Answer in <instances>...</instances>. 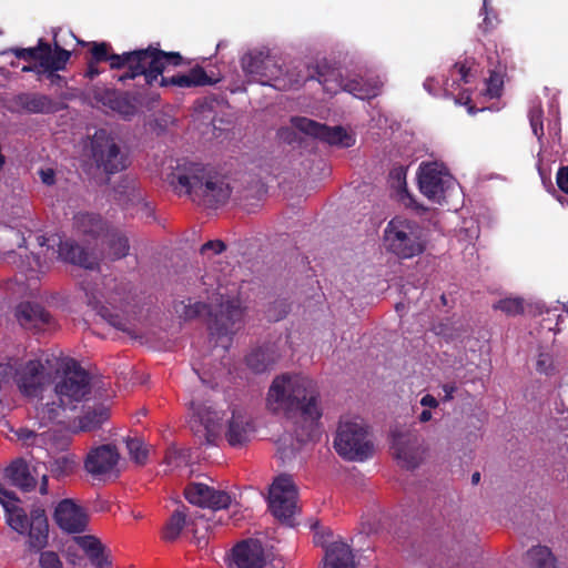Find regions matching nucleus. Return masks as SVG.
Masks as SVG:
<instances>
[{
  "mask_svg": "<svg viewBox=\"0 0 568 568\" xmlns=\"http://www.w3.org/2000/svg\"><path fill=\"white\" fill-rule=\"evenodd\" d=\"M54 368V398L39 403L27 426L14 430L17 440L26 447L50 450L57 446L53 432L62 423L68 409H74L91 394L88 373L69 357H53L48 361Z\"/></svg>",
  "mask_w": 568,
  "mask_h": 568,
  "instance_id": "f257e3e1",
  "label": "nucleus"
},
{
  "mask_svg": "<svg viewBox=\"0 0 568 568\" xmlns=\"http://www.w3.org/2000/svg\"><path fill=\"white\" fill-rule=\"evenodd\" d=\"M265 405L272 413L296 417L298 442H313L320 437L323 410L315 384L307 376H276L266 393Z\"/></svg>",
  "mask_w": 568,
  "mask_h": 568,
  "instance_id": "f03ea898",
  "label": "nucleus"
},
{
  "mask_svg": "<svg viewBox=\"0 0 568 568\" xmlns=\"http://www.w3.org/2000/svg\"><path fill=\"white\" fill-rule=\"evenodd\" d=\"M164 181L176 194L187 195L205 207L224 204L231 195L230 185L214 168L186 159L175 161Z\"/></svg>",
  "mask_w": 568,
  "mask_h": 568,
  "instance_id": "7ed1b4c3",
  "label": "nucleus"
},
{
  "mask_svg": "<svg viewBox=\"0 0 568 568\" xmlns=\"http://www.w3.org/2000/svg\"><path fill=\"white\" fill-rule=\"evenodd\" d=\"M195 435L205 443L213 444L224 434L232 447H242L248 443L254 433L251 416L235 404H210L194 408Z\"/></svg>",
  "mask_w": 568,
  "mask_h": 568,
  "instance_id": "20e7f679",
  "label": "nucleus"
},
{
  "mask_svg": "<svg viewBox=\"0 0 568 568\" xmlns=\"http://www.w3.org/2000/svg\"><path fill=\"white\" fill-rule=\"evenodd\" d=\"M183 316L191 318L207 312L213 316L210 325L211 336L222 349L230 347L232 336L239 332L243 324L244 308L235 290L217 286L207 292L206 302H195L184 305Z\"/></svg>",
  "mask_w": 568,
  "mask_h": 568,
  "instance_id": "39448f33",
  "label": "nucleus"
},
{
  "mask_svg": "<svg viewBox=\"0 0 568 568\" xmlns=\"http://www.w3.org/2000/svg\"><path fill=\"white\" fill-rule=\"evenodd\" d=\"M110 49L111 47L106 42H93L91 44L92 60L95 62L109 61L112 69L126 67L129 71L119 78L121 81L144 75L146 83L151 85L164 71L165 64L178 65L182 59L179 53H166L151 48L123 54H111Z\"/></svg>",
  "mask_w": 568,
  "mask_h": 568,
  "instance_id": "423d86ee",
  "label": "nucleus"
},
{
  "mask_svg": "<svg viewBox=\"0 0 568 568\" xmlns=\"http://www.w3.org/2000/svg\"><path fill=\"white\" fill-rule=\"evenodd\" d=\"M0 504L2 505L9 526L21 535L28 536V545L34 550L44 548L49 538V524L44 509L38 507L27 516L20 500L6 490L0 483Z\"/></svg>",
  "mask_w": 568,
  "mask_h": 568,
  "instance_id": "0eeeda50",
  "label": "nucleus"
},
{
  "mask_svg": "<svg viewBox=\"0 0 568 568\" xmlns=\"http://www.w3.org/2000/svg\"><path fill=\"white\" fill-rule=\"evenodd\" d=\"M32 226L34 223L29 211L24 212L23 216L13 217L8 223L0 225V248L6 258L17 264L23 272L41 273L48 267L47 264H42L36 256L30 260L27 250L22 247L26 242V232L30 233Z\"/></svg>",
  "mask_w": 568,
  "mask_h": 568,
  "instance_id": "6e6552de",
  "label": "nucleus"
},
{
  "mask_svg": "<svg viewBox=\"0 0 568 568\" xmlns=\"http://www.w3.org/2000/svg\"><path fill=\"white\" fill-rule=\"evenodd\" d=\"M334 448L347 460L363 462L373 455L374 446L363 418L342 416L334 437Z\"/></svg>",
  "mask_w": 568,
  "mask_h": 568,
  "instance_id": "1a4fd4ad",
  "label": "nucleus"
},
{
  "mask_svg": "<svg viewBox=\"0 0 568 568\" xmlns=\"http://www.w3.org/2000/svg\"><path fill=\"white\" fill-rule=\"evenodd\" d=\"M426 237L423 227L406 219H393L384 231L387 251L402 258H412L425 250Z\"/></svg>",
  "mask_w": 568,
  "mask_h": 568,
  "instance_id": "9d476101",
  "label": "nucleus"
},
{
  "mask_svg": "<svg viewBox=\"0 0 568 568\" xmlns=\"http://www.w3.org/2000/svg\"><path fill=\"white\" fill-rule=\"evenodd\" d=\"M53 357H48L45 364L41 361H29L20 364L16 368L10 365L0 367V375L13 374V381L19 392L28 398H39L40 403L43 402L41 396L45 387L50 384L52 372L54 368L50 367L48 361H53Z\"/></svg>",
  "mask_w": 568,
  "mask_h": 568,
  "instance_id": "9b49d317",
  "label": "nucleus"
},
{
  "mask_svg": "<svg viewBox=\"0 0 568 568\" xmlns=\"http://www.w3.org/2000/svg\"><path fill=\"white\" fill-rule=\"evenodd\" d=\"M418 185L420 192L430 201L442 204L457 191L456 179L442 162H423L418 170Z\"/></svg>",
  "mask_w": 568,
  "mask_h": 568,
  "instance_id": "f8f14e48",
  "label": "nucleus"
},
{
  "mask_svg": "<svg viewBox=\"0 0 568 568\" xmlns=\"http://www.w3.org/2000/svg\"><path fill=\"white\" fill-rule=\"evenodd\" d=\"M268 506L272 514L288 521L297 510V489L288 475L277 476L268 490Z\"/></svg>",
  "mask_w": 568,
  "mask_h": 568,
  "instance_id": "ddd939ff",
  "label": "nucleus"
},
{
  "mask_svg": "<svg viewBox=\"0 0 568 568\" xmlns=\"http://www.w3.org/2000/svg\"><path fill=\"white\" fill-rule=\"evenodd\" d=\"M91 145L97 164L106 173H115L125 169L126 159L124 154L120 152L114 139L104 130L95 132Z\"/></svg>",
  "mask_w": 568,
  "mask_h": 568,
  "instance_id": "4468645a",
  "label": "nucleus"
},
{
  "mask_svg": "<svg viewBox=\"0 0 568 568\" xmlns=\"http://www.w3.org/2000/svg\"><path fill=\"white\" fill-rule=\"evenodd\" d=\"M38 241L41 247L47 246L45 254L49 260L57 256L65 262L85 268H93L95 265V260L72 241L67 240L63 242L59 235H52L50 237L39 236Z\"/></svg>",
  "mask_w": 568,
  "mask_h": 568,
  "instance_id": "2eb2a0df",
  "label": "nucleus"
},
{
  "mask_svg": "<svg viewBox=\"0 0 568 568\" xmlns=\"http://www.w3.org/2000/svg\"><path fill=\"white\" fill-rule=\"evenodd\" d=\"M53 41L54 50L51 49L50 44L40 41L37 48L23 49L19 53V57L39 60L40 67L50 72V78L60 79L54 72L64 69L71 53L61 48V41L57 33L54 34Z\"/></svg>",
  "mask_w": 568,
  "mask_h": 568,
  "instance_id": "dca6fc26",
  "label": "nucleus"
},
{
  "mask_svg": "<svg viewBox=\"0 0 568 568\" xmlns=\"http://www.w3.org/2000/svg\"><path fill=\"white\" fill-rule=\"evenodd\" d=\"M115 283L110 281L108 284H94L84 287L87 303L102 317L106 318L112 325H118L110 313L109 307H118L123 301L120 293L115 292Z\"/></svg>",
  "mask_w": 568,
  "mask_h": 568,
  "instance_id": "f3484780",
  "label": "nucleus"
},
{
  "mask_svg": "<svg viewBox=\"0 0 568 568\" xmlns=\"http://www.w3.org/2000/svg\"><path fill=\"white\" fill-rule=\"evenodd\" d=\"M53 519L58 527L68 534L84 531L89 523L87 510L73 499H63L58 503Z\"/></svg>",
  "mask_w": 568,
  "mask_h": 568,
  "instance_id": "a211bd4d",
  "label": "nucleus"
},
{
  "mask_svg": "<svg viewBox=\"0 0 568 568\" xmlns=\"http://www.w3.org/2000/svg\"><path fill=\"white\" fill-rule=\"evenodd\" d=\"M315 542L325 549L322 568H354V558L347 544L331 532L316 534Z\"/></svg>",
  "mask_w": 568,
  "mask_h": 568,
  "instance_id": "6ab92c4d",
  "label": "nucleus"
},
{
  "mask_svg": "<svg viewBox=\"0 0 568 568\" xmlns=\"http://www.w3.org/2000/svg\"><path fill=\"white\" fill-rule=\"evenodd\" d=\"M292 124L298 131L329 144L347 148L354 143L352 135L341 126L328 128L307 118H294Z\"/></svg>",
  "mask_w": 568,
  "mask_h": 568,
  "instance_id": "aec40b11",
  "label": "nucleus"
},
{
  "mask_svg": "<svg viewBox=\"0 0 568 568\" xmlns=\"http://www.w3.org/2000/svg\"><path fill=\"white\" fill-rule=\"evenodd\" d=\"M392 449L398 463L406 468L417 467L424 458V449L413 433L395 432Z\"/></svg>",
  "mask_w": 568,
  "mask_h": 568,
  "instance_id": "412c9836",
  "label": "nucleus"
},
{
  "mask_svg": "<svg viewBox=\"0 0 568 568\" xmlns=\"http://www.w3.org/2000/svg\"><path fill=\"white\" fill-rule=\"evenodd\" d=\"M184 495L189 503L213 510L226 508L232 503L230 494L202 483L190 484L185 488Z\"/></svg>",
  "mask_w": 568,
  "mask_h": 568,
  "instance_id": "4be33fe9",
  "label": "nucleus"
},
{
  "mask_svg": "<svg viewBox=\"0 0 568 568\" xmlns=\"http://www.w3.org/2000/svg\"><path fill=\"white\" fill-rule=\"evenodd\" d=\"M120 455L114 446L101 445L91 449L84 467L94 476H112L119 473Z\"/></svg>",
  "mask_w": 568,
  "mask_h": 568,
  "instance_id": "5701e85b",
  "label": "nucleus"
},
{
  "mask_svg": "<svg viewBox=\"0 0 568 568\" xmlns=\"http://www.w3.org/2000/svg\"><path fill=\"white\" fill-rule=\"evenodd\" d=\"M232 564L236 568H262L265 557L261 541L248 539L237 544L232 551Z\"/></svg>",
  "mask_w": 568,
  "mask_h": 568,
  "instance_id": "b1692460",
  "label": "nucleus"
},
{
  "mask_svg": "<svg viewBox=\"0 0 568 568\" xmlns=\"http://www.w3.org/2000/svg\"><path fill=\"white\" fill-rule=\"evenodd\" d=\"M321 82L323 84L324 90L327 91L328 93H335L337 91V88H341L344 91H347L352 93L354 97L362 100L376 97L382 88V82L377 80L373 82L367 81L365 83H362L361 81L355 79L345 82L344 80L337 81L336 79L324 78Z\"/></svg>",
  "mask_w": 568,
  "mask_h": 568,
  "instance_id": "393cba45",
  "label": "nucleus"
},
{
  "mask_svg": "<svg viewBox=\"0 0 568 568\" xmlns=\"http://www.w3.org/2000/svg\"><path fill=\"white\" fill-rule=\"evenodd\" d=\"M242 68L244 72L254 78L258 77L262 83L263 79L277 81V67L275 61L263 52L247 53L242 58Z\"/></svg>",
  "mask_w": 568,
  "mask_h": 568,
  "instance_id": "a878e982",
  "label": "nucleus"
},
{
  "mask_svg": "<svg viewBox=\"0 0 568 568\" xmlns=\"http://www.w3.org/2000/svg\"><path fill=\"white\" fill-rule=\"evenodd\" d=\"M74 541L95 568H111L110 551L99 538L93 535H83L75 537Z\"/></svg>",
  "mask_w": 568,
  "mask_h": 568,
  "instance_id": "bb28decb",
  "label": "nucleus"
},
{
  "mask_svg": "<svg viewBox=\"0 0 568 568\" xmlns=\"http://www.w3.org/2000/svg\"><path fill=\"white\" fill-rule=\"evenodd\" d=\"M159 82L161 87L175 85L179 88H192L212 84V79L202 68H193L187 73L173 75L171 78L162 77V72L152 84Z\"/></svg>",
  "mask_w": 568,
  "mask_h": 568,
  "instance_id": "cd10ccee",
  "label": "nucleus"
},
{
  "mask_svg": "<svg viewBox=\"0 0 568 568\" xmlns=\"http://www.w3.org/2000/svg\"><path fill=\"white\" fill-rule=\"evenodd\" d=\"M34 473L36 469L31 468L21 459L12 462L4 470L6 478H8L12 485L23 490H30L36 487L37 480Z\"/></svg>",
  "mask_w": 568,
  "mask_h": 568,
  "instance_id": "c85d7f7f",
  "label": "nucleus"
},
{
  "mask_svg": "<svg viewBox=\"0 0 568 568\" xmlns=\"http://www.w3.org/2000/svg\"><path fill=\"white\" fill-rule=\"evenodd\" d=\"M109 417V406L100 404L97 407H88L85 414L79 420V429L87 432L99 427Z\"/></svg>",
  "mask_w": 568,
  "mask_h": 568,
  "instance_id": "c756f323",
  "label": "nucleus"
},
{
  "mask_svg": "<svg viewBox=\"0 0 568 568\" xmlns=\"http://www.w3.org/2000/svg\"><path fill=\"white\" fill-rule=\"evenodd\" d=\"M103 104L123 116H130L135 112L134 105L130 99L116 91H106L103 95Z\"/></svg>",
  "mask_w": 568,
  "mask_h": 568,
  "instance_id": "7c9ffc66",
  "label": "nucleus"
},
{
  "mask_svg": "<svg viewBox=\"0 0 568 568\" xmlns=\"http://www.w3.org/2000/svg\"><path fill=\"white\" fill-rule=\"evenodd\" d=\"M528 568H556V560L547 547L531 548L526 556Z\"/></svg>",
  "mask_w": 568,
  "mask_h": 568,
  "instance_id": "2f4dec72",
  "label": "nucleus"
},
{
  "mask_svg": "<svg viewBox=\"0 0 568 568\" xmlns=\"http://www.w3.org/2000/svg\"><path fill=\"white\" fill-rule=\"evenodd\" d=\"M130 245L126 236L119 232L108 235L106 240V257L110 260H119L124 257L129 252Z\"/></svg>",
  "mask_w": 568,
  "mask_h": 568,
  "instance_id": "473e14b6",
  "label": "nucleus"
},
{
  "mask_svg": "<svg viewBox=\"0 0 568 568\" xmlns=\"http://www.w3.org/2000/svg\"><path fill=\"white\" fill-rule=\"evenodd\" d=\"M185 518L186 516L183 511H174L164 528L163 537L166 540L176 539L185 526Z\"/></svg>",
  "mask_w": 568,
  "mask_h": 568,
  "instance_id": "72a5a7b5",
  "label": "nucleus"
},
{
  "mask_svg": "<svg viewBox=\"0 0 568 568\" xmlns=\"http://www.w3.org/2000/svg\"><path fill=\"white\" fill-rule=\"evenodd\" d=\"M273 363L274 359L264 349H257L246 357L247 366L257 373L267 369Z\"/></svg>",
  "mask_w": 568,
  "mask_h": 568,
  "instance_id": "f704fd0d",
  "label": "nucleus"
},
{
  "mask_svg": "<svg viewBox=\"0 0 568 568\" xmlns=\"http://www.w3.org/2000/svg\"><path fill=\"white\" fill-rule=\"evenodd\" d=\"M18 317L22 324L34 320L48 321V314L40 306L31 304H21L18 308Z\"/></svg>",
  "mask_w": 568,
  "mask_h": 568,
  "instance_id": "c9c22d12",
  "label": "nucleus"
},
{
  "mask_svg": "<svg viewBox=\"0 0 568 568\" xmlns=\"http://www.w3.org/2000/svg\"><path fill=\"white\" fill-rule=\"evenodd\" d=\"M126 447L131 458L136 464H144L148 457V448L144 443L139 438H131L126 440Z\"/></svg>",
  "mask_w": 568,
  "mask_h": 568,
  "instance_id": "e433bc0d",
  "label": "nucleus"
},
{
  "mask_svg": "<svg viewBox=\"0 0 568 568\" xmlns=\"http://www.w3.org/2000/svg\"><path fill=\"white\" fill-rule=\"evenodd\" d=\"M496 310H500L507 315H517L523 312L524 304L523 300L518 297H507L500 300L498 303L494 305Z\"/></svg>",
  "mask_w": 568,
  "mask_h": 568,
  "instance_id": "4c0bfd02",
  "label": "nucleus"
},
{
  "mask_svg": "<svg viewBox=\"0 0 568 568\" xmlns=\"http://www.w3.org/2000/svg\"><path fill=\"white\" fill-rule=\"evenodd\" d=\"M407 169L403 165L394 168L389 173V183L398 192L406 191Z\"/></svg>",
  "mask_w": 568,
  "mask_h": 568,
  "instance_id": "58836bf2",
  "label": "nucleus"
},
{
  "mask_svg": "<svg viewBox=\"0 0 568 568\" xmlns=\"http://www.w3.org/2000/svg\"><path fill=\"white\" fill-rule=\"evenodd\" d=\"M78 224L84 233L92 234L98 233L102 227V221L92 214L78 216Z\"/></svg>",
  "mask_w": 568,
  "mask_h": 568,
  "instance_id": "ea45409f",
  "label": "nucleus"
},
{
  "mask_svg": "<svg viewBox=\"0 0 568 568\" xmlns=\"http://www.w3.org/2000/svg\"><path fill=\"white\" fill-rule=\"evenodd\" d=\"M542 110L541 106L535 105L529 111V120L534 134L540 139L544 134V128L541 123Z\"/></svg>",
  "mask_w": 568,
  "mask_h": 568,
  "instance_id": "a19ab883",
  "label": "nucleus"
},
{
  "mask_svg": "<svg viewBox=\"0 0 568 568\" xmlns=\"http://www.w3.org/2000/svg\"><path fill=\"white\" fill-rule=\"evenodd\" d=\"M74 467L75 462L71 456H62L57 458L51 465L52 470L59 475L69 474L73 470Z\"/></svg>",
  "mask_w": 568,
  "mask_h": 568,
  "instance_id": "79ce46f5",
  "label": "nucleus"
},
{
  "mask_svg": "<svg viewBox=\"0 0 568 568\" xmlns=\"http://www.w3.org/2000/svg\"><path fill=\"white\" fill-rule=\"evenodd\" d=\"M39 568H63V564L54 551H42L39 558Z\"/></svg>",
  "mask_w": 568,
  "mask_h": 568,
  "instance_id": "37998d69",
  "label": "nucleus"
},
{
  "mask_svg": "<svg viewBox=\"0 0 568 568\" xmlns=\"http://www.w3.org/2000/svg\"><path fill=\"white\" fill-rule=\"evenodd\" d=\"M501 88V77L496 72H491L489 79L486 82V95H488L489 98H497L500 95Z\"/></svg>",
  "mask_w": 568,
  "mask_h": 568,
  "instance_id": "c03bdc74",
  "label": "nucleus"
},
{
  "mask_svg": "<svg viewBox=\"0 0 568 568\" xmlns=\"http://www.w3.org/2000/svg\"><path fill=\"white\" fill-rule=\"evenodd\" d=\"M27 108L31 112H47L51 108V102L47 97L38 95L30 99Z\"/></svg>",
  "mask_w": 568,
  "mask_h": 568,
  "instance_id": "a18cd8bd",
  "label": "nucleus"
},
{
  "mask_svg": "<svg viewBox=\"0 0 568 568\" xmlns=\"http://www.w3.org/2000/svg\"><path fill=\"white\" fill-rule=\"evenodd\" d=\"M537 369L545 374H549L552 371V358L549 354H539L537 359Z\"/></svg>",
  "mask_w": 568,
  "mask_h": 568,
  "instance_id": "49530a36",
  "label": "nucleus"
},
{
  "mask_svg": "<svg viewBox=\"0 0 568 568\" xmlns=\"http://www.w3.org/2000/svg\"><path fill=\"white\" fill-rule=\"evenodd\" d=\"M557 185L562 192L568 194V165L559 169L557 173Z\"/></svg>",
  "mask_w": 568,
  "mask_h": 568,
  "instance_id": "de8ad7c7",
  "label": "nucleus"
},
{
  "mask_svg": "<svg viewBox=\"0 0 568 568\" xmlns=\"http://www.w3.org/2000/svg\"><path fill=\"white\" fill-rule=\"evenodd\" d=\"M457 73L459 75V79L464 83L469 82L470 77V67L467 65V63H457L454 68V74Z\"/></svg>",
  "mask_w": 568,
  "mask_h": 568,
  "instance_id": "09e8293b",
  "label": "nucleus"
},
{
  "mask_svg": "<svg viewBox=\"0 0 568 568\" xmlns=\"http://www.w3.org/2000/svg\"><path fill=\"white\" fill-rule=\"evenodd\" d=\"M225 245L221 241H210L202 246V252L213 251L215 254L223 252Z\"/></svg>",
  "mask_w": 568,
  "mask_h": 568,
  "instance_id": "8fccbe9b",
  "label": "nucleus"
},
{
  "mask_svg": "<svg viewBox=\"0 0 568 568\" xmlns=\"http://www.w3.org/2000/svg\"><path fill=\"white\" fill-rule=\"evenodd\" d=\"M420 405L427 408H436L438 400L433 395L427 394L422 397Z\"/></svg>",
  "mask_w": 568,
  "mask_h": 568,
  "instance_id": "3c124183",
  "label": "nucleus"
},
{
  "mask_svg": "<svg viewBox=\"0 0 568 568\" xmlns=\"http://www.w3.org/2000/svg\"><path fill=\"white\" fill-rule=\"evenodd\" d=\"M286 439L281 440L280 454L282 459H288L294 455V449H288L286 446Z\"/></svg>",
  "mask_w": 568,
  "mask_h": 568,
  "instance_id": "603ef678",
  "label": "nucleus"
},
{
  "mask_svg": "<svg viewBox=\"0 0 568 568\" xmlns=\"http://www.w3.org/2000/svg\"><path fill=\"white\" fill-rule=\"evenodd\" d=\"M98 63H99V62H95L94 60H91V61L89 62V64H88V70H87V75H88L89 78H91V79H92V78L97 77V75L100 73V71H99V69H98V67H97V64H98Z\"/></svg>",
  "mask_w": 568,
  "mask_h": 568,
  "instance_id": "864d4df0",
  "label": "nucleus"
},
{
  "mask_svg": "<svg viewBox=\"0 0 568 568\" xmlns=\"http://www.w3.org/2000/svg\"><path fill=\"white\" fill-rule=\"evenodd\" d=\"M443 390L445 393V399L449 400L453 398V394L456 390V387L450 384H445V385H443Z\"/></svg>",
  "mask_w": 568,
  "mask_h": 568,
  "instance_id": "5fc2aeb1",
  "label": "nucleus"
},
{
  "mask_svg": "<svg viewBox=\"0 0 568 568\" xmlns=\"http://www.w3.org/2000/svg\"><path fill=\"white\" fill-rule=\"evenodd\" d=\"M432 419V412L429 409H424L419 415H418V420L420 423H427Z\"/></svg>",
  "mask_w": 568,
  "mask_h": 568,
  "instance_id": "6e6d98bb",
  "label": "nucleus"
},
{
  "mask_svg": "<svg viewBox=\"0 0 568 568\" xmlns=\"http://www.w3.org/2000/svg\"><path fill=\"white\" fill-rule=\"evenodd\" d=\"M42 180L47 184H51L53 182L52 172H42Z\"/></svg>",
  "mask_w": 568,
  "mask_h": 568,
  "instance_id": "4d7b16f0",
  "label": "nucleus"
},
{
  "mask_svg": "<svg viewBox=\"0 0 568 568\" xmlns=\"http://www.w3.org/2000/svg\"><path fill=\"white\" fill-rule=\"evenodd\" d=\"M40 493L41 494H47V476L45 475L42 476V483H41V486H40Z\"/></svg>",
  "mask_w": 568,
  "mask_h": 568,
  "instance_id": "13d9d810",
  "label": "nucleus"
},
{
  "mask_svg": "<svg viewBox=\"0 0 568 568\" xmlns=\"http://www.w3.org/2000/svg\"><path fill=\"white\" fill-rule=\"evenodd\" d=\"M433 82H434V80H433V79H428V80H426V81H425V83H424L425 89H426V90H428L430 93H432V88H433V84H432V83H433Z\"/></svg>",
  "mask_w": 568,
  "mask_h": 568,
  "instance_id": "bf43d9fd",
  "label": "nucleus"
},
{
  "mask_svg": "<svg viewBox=\"0 0 568 568\" xmlns=\"http://www.w3.org/2000/svg\"><path fill=\"white\" fill-rule=\"evenodd\" d=\"M479 478H480L479 473H475L471 476V480H473L474 484H477L479 481Z\"/></svg>",
  "mask_w": 568,
  "mask_h": 568,
  "instance_id": "052dcab7",
  "label": "nucleus"
},
{
  "mask_svg": "<svg viewBox=\"0 0 568 568\" xmlns=\"http://www.w3.org/2000/svg\"><path fill=\"white\" fill-rule=\"evenodd\" d=\"M445 91L449 92L452 94L454 93V91L450 89V85H449L448 81L445 83Z\"/></svg>",
  "mask_w": 568,
  "mask_h": 568,
  "instance_id": "680f3d73",
  "label": "nucleus"
},
{
  "mask_svg": "<svg viewBox=\"0 0 568 568\" xmlns=\"http://www.w3.org/2000/svg\"><path fill=\"white\" fill-rule=\"evenodd\" d=\"M200 378H201V379H202V382H204V383H210V381H209V379H206V377H205V376H203V375H200Z\"/></svg>",
  "mask_w": 568,
  "mask_h": 568,
  "instance_id": "e2e57ef3",
  "label": "nucleus"
},
{
  "mask_svg": "<svg viewBox=\"0 0 568 568\" xmlns=\"http://www.w3.org/2000/svg\"><path fill=\"white\" fill-rule=\"evenodd\" d=\"M488 0H484V10H487Z\"/></svg>",
  "mask_w": 568,
  "mask_h": 568,
  "instance_id": "0e129e2a",
  "label": "nucleus"
},
{
  "mask_svg": "<svg viewBox=\"0 0 568 568\" xmlns=\"http://www.w3.org/2000/svg\"><path fill=\"white\" fill-rule=\"evenodd\" d=\"M462 100H463V98L456 99V102H457V103H460V102H462Z\"/></svg>",
  "mask_w": 568,
  "mask_h": 568,
  "instance_id": "69168bd1",
  "label": "nucleus"
},
{
  "mask_svg": "<svg viewBox=\"0 0 568 568\" xmlns=\"http://www.w3.org/2000/svg\"><path fill=\"white\" fill-rule=\"evenodd\" d=\"M567 312H568V307H567Z\"/></svg>",
  "mask_w": 568,
  "mask_h": 568,
  "instance_id": "338daca9",
  "label": "nucleus"
}]
</instances>
